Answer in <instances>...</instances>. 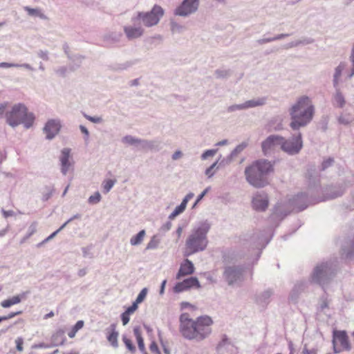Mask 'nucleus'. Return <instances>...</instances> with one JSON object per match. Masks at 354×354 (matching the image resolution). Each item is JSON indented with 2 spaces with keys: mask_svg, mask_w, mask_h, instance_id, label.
Instances as JSON below:
<instances>
[{
  "mask_svg": "<svg viewBox=\"0 0 354 354\" xmlns=\"http://www.w3.org/2000/svg\"><path fill=\"white\" fill-rule=\"evenodd\" d=\"M289 114L291 119L290 127L297 132L288 139L282 137L281 149L288 155L294 156L298 154L303 147L302 135L298 130L307 126L315 114V106L311 99L306 95L299 97L289 109Z\"/></svg>",
  "mask_w": 354,
  "mask_h": 354,
  "instance_id": "obj_1",
  "label": "nucleus"
},
{
  "mask_svg": "<svg viewBox=\"0 0 354 354\" xmlns=\"http://www.w3.org/2000/svg\"><path fill=\"white\" fill-rule=\"evenodd\" d=\"M179 330L182 336L187 339L196 342H201L212 333V318L207 315L201 316L195 320L189 318L187 313H183L179 318Z\"/></svg>",
  "mask_w": 354,
  "mask_h": 354,
  "instance_id": "obj_2",
  "label": "nucleus"
},
{
  "mask_svg": "<svg viewBox=\"0 0 354 354\" xmlns=\"http://www.w3.org/2000/svg\"><path fill=\"white\" fill-rule=\"evenodd\" d=\"M273 171V165L266 159L254 161L245 169L247 182L256 188L264 187L268 184V175Z\"/></svg>",
  "mask_w": 354,
  "mask_h": 354,
  "instance_id": "obj_3",
  "label": "nucleus"
},
{
  "mask_svg": "<svg viewBox=\"0 0 354 354\" xmlns=\"http://www.w3.org/2000/svg\"><path fill=\"white\" fill-rule=\"evenodd\" d=\"M211 225L207 221L200 222L194 226L185 241L188 255L204 251L208 245L207 234Z\"/></svg>",
  "mask_w": 354,
  "mask_h": 354,
  "instance_id": "obj_4",
  "label": "nucleus"
},
{
  "mask_svg": "<svg viewBox=\"0 0 354 354\" xmlns=\"http://www.w3.org/2000/svg\"><path fill=\"white\" fill-rule=\"evenodd\" d=\"M8 124L15 128L22 124L26 129L30 128L35 120L32 113L28 112L27 107L22 103L14 104L10 111L5 113Z\"/></svg>",
  "mask_w": 354,
  "mask_h": 354,
  "instance_id": "obj_5",
  "label": "nucleus"
},
{
  "mask_svg": "<svg viewBox=\"0 0 354 354\" xmlns=\"http://www.w3.org/2000/svg\"><path fill=\"white\" fill-rule=\"evenodd\" d=\"M337 266L331 261L318 263L310 275V282L319 285L323 288L335 275Z\"/></svg>",
  "mask_w": 354,
  "mask_h": 354,
  "instance_id": "obj_6",
  "label": "nucleus"
},
{
  "mask_svg": "<svg viewBox=\"0 0 354 354\" xmlns=\"http://www.w3.org/2000/svg\"><path fill=\"white\" fill-rule=\"evenodd\" d=\"M164 15V10L158 5H154L148 12H138L135 16V21H140L146 27H151L158 24Z\"/></svg>",
  "mask_w": 354,
  "mask_h": 354,
  "instance_id": "obj_7",
  "label": "nucleus"
},
{
  "mask_svg": "<svg viewBox=\"0 0 354 354\" xmlns=\"http://www.w3.org/2000/svg\"><path fill=\"white\" fill-rule=\"evenodd\" d=\"M245 267L243 266H225L223 272V277L229 286H233L243 280Z\"/></svg>",
  "mask_w": 354,
  "mask_h": 354,
  "instance_id": "obj_8",
  "label": "nucleus"
},
{
  "mask_svg": "<svg viewBox=\"0 0 354 354\" xmlns=\"http://www.w3.org/2000/svg\"><path fill=\"white\" fill-rule=\"evenodd\" d=\"M199 6V0H183L182 3L178 6L174 14L176 16L186 17L195 13Z\"/></svg>",
  "mask_w": 354,
  "mask_h": 354,
  "instance_id": "obj_9",
  "label": "nucleus"
},
{
  "mask_svg": "<svg viewBox=\"0 0 354 354\" xmlns=\"http://www.w3.org/2000/svg\"><path fill=\"white\" fill-rule=\"evenodd\" d=\"M292 210V208L290 205L289 201L288 203L281 201L279 202L274 206L272 213L270 216V220L272 222H279L290 214Z\"/></svg>",
  "mask_w": 354,
  "mask_h": 354,
  "instance_id": "obj_10",
  "label": "nucleus"
},
{
  "mask_svg": "<svg viewBox=\"0 0 354 354\" xmlns=\"http://www.w3.org/2000/svg\"><path fill=\"white\" fill-rule=\"evenodd\" d=\"M269 205L268 194L264 191H259L254 194L252 198V208L259 212H265Z\"/></svg>",
  "mask_w": 354,
  "mask_h": 354,
  "instance_id": "obj_11",
  "label": "nucleus"
},
{
  "mask_svg": "<svg viewBox=\"0 0 354 354\" xmlns=\"http://www.w3.org/2000/svg\"><path fill=\"white\" fill-rule=\"evenodd\" d=\"M266 98L261 97L248 100L242 104H232L227 107V111L232 113L237 111L246 110L250 108L262 106L266 104Z\"/></svg>",
  "mask_w": 354,
  "mask_h": 354,
  "instance_id": "obj_12",
  "label": "nucleus"
},
{
  "mask_svg": "<svg viewBox=\"0 0 354 354\" xmlns=\"http://www.w3.org/2000/svg\"><path fill=\"white\" fill-rule=\"evenodd\" d=\"M282 136L279 135H270L261 142V149L263 153L267 156L277 147H281Z\"/></svg>",
  "mask_w": 354,
  "mask_h": 354,
  "instance_id": "obj_13",
  "label": "nucleus"
},
{
  "mask_svg": "<svg viewBox=\"0 0 354 354\" xmlns=\"http://www.w3.org/2000/svg\"><path fill=\"white\" fill-rule=\"evenodd\" d=\"M132 25L124 27V32L129 40L137 39L144 34V28L142 27L140 21H135V17L131 18Z\"/></svg>",
  "mask_w": 354,
  "mask_h": 354,
  "instance_id": "obj_14",
  "label": "nucleus"
},
{
  "mask_svg": "<svg viewBox=\"0 0 354 354\" xmlns=\"http://www.w3.org/2000/svg\"><path fill=\"white\" fill-rule=\"evenodd\" d=\"M289 204L292 210L301 212L305 209L309 204V199L306 193H299L289 199Z\"/></svg>",
  "mask_w": 354,
  "mask_h": 354,
  "instance_id": "obj_15",
  "label": "nucleus"
},
{
  "mask_svg": "<svg viewBox=\"0 0 354 354\" xmlns=\"http://www.w3.org/2000/svg\"><path fill=\"white\" fill-rule=\"evenodd\" d=\"M60 129L61 124L59 120L55 119L48 120L43 129V131L46 134V138L48 140L53 139L59 132Z\"/></svg>",
  "mask_w": 354,
  "mask_h": 354,
  "instance_id": "obj_16",
  "label": "nucleus"
},
{
  "mask_svg": "<svg viewBox=\"0 0 354 354\" xmlns=\"http://www.w3.org/2000/svg\"><path fill=\"white\" fill-rule=\"evenodd\" d=\"M194 287L198 288L201 287V285L196 277H191L181 282L177 283L174 287V291L176 293H179Z\"/></svg>",
  "mask_w": 354,
  "mask_h": 354,
  "instance_id": "obj_17",
  "label": "nucleus"
},
{
  "mask_svg": "<svg viewBox=\"0 0 354 354\" xmlns=\"http://www.w3.org/2000/svg\"><path fill=\"white\" fill-rule=\"evenodd\" d=\"M216 349L220 354H234L236 350L226 335L222 336Z\"/></svg>",
  "mask_w": 354,
  "mask_h": 354,
  "instance_id": "obj_18",
  "label": "nucleus"
},
{
  "mask_svg": "<svg viewBox=\"0 0 354 354\" xmlns=\"http://www.w3.org/2000/svg\"><path fill=\"white\" fill-rule=\"evenodd\" d=\"M337 340L342 348L345 351H349L351 346L349 342L348 337L345 330H334L333 334V344Z\"/></svg>",
  "mask_w": 354,
  "mask_h": 354,
  "instance_id": "obj_19",
  "label": "nucleus"
},
{
  "mask_svg": "<svg viewBox=\"0 0 354 354\" xmlns=\"http://www.w3.org/2000/svg\"><path fill=\"white\" fill-rule=\"evenodd\" d=\"M345 188L342 185H330L324 190V201L338 198L343 195Z\"/></svg>",
  "mask_w": 354,
  "mask_h": 354,
  "instance_id": "obj_20",
  "label": "nucleus"
},
{
  "mask_svg": "<svg viewBox=\"0 0 354 354\" xmlns=\"http://www.w3.org/2000/svg\"><path fill=\"white\" fill-rule=\"evenodd\" d=\"M271 237L268 239L265 236V232H254L250 237V241L252 242L255 248L262 250L270 242Z\"/></svg>",
  "mask_w": 354,
  "mask_h": 354,
  "instance_id": "obj_21",
  "label": "nucleus"
},
{
  "mask_svg": "<svg viewBox=\"0 0 354 354\" xmlns=\"http://www.w3.org/2000/svg\"><path fill=\"white\" fill-rule=\"evenodd\" d=\"M274 295V290L268 288L256 295L255 302L260 306L266 307L271 301V297Z\"/></svg>",
  "mask_w": 354,
  "mask_h": 354,
  "instance_id": "obj_22",
  "label": "nucleus"
},
{
  "mask_svg": "<svg viewBox=\"0 0 354 354\" xmlns=\"http://www.w3.org/2000/svg\"><path fill=\"white\" fill-rule=\"evenodd\" d=\"M71 149L68 148H64L62 150L59 160L61 162V172L63 175H66L68 171L71 164L69 162Z\"/></svg>",
  "mask_w": 354,
  "mask_h": 354,
  "instance_id": "obj_23",
  "label": "nucleus"
},
{
  "mask_svg": "<svg viewBox=\"0 0 354 354\" xmlns=\"http://www.w3.org/2000/svg\"><path fill=\"white\" fill-rule=\"evenodd\" d=\"M248 145L247 142H243L237 145L226 158L219 162V165H227L230 164L234 157L241 153L248 147Z\"/></svg>",
  "mask_w": 354,
  "mask_h": 354,
  "instance_id": "obj_24",
  "label": "nucleus"
},
{
  "mask_svg": "<svg viewBox=\"0 0 354 354\" xmlns=\"http://www.w3.org/2000/svg\"><path fill=\"white\" fill-rule=\"evenodd\" d=\"M194 272V266L193 263L187 259L181 263L180 269L176 274V279H180L184 276L192 274Z\"/></svg>",
  "mask_w": 354,
  "mask_h": 354,
  "instance_id": "obj_25",
  "label": "nucleus"
},
{
  "mask_svg": "<svg viewBox=\"0 0 354 354\" xmlns=\"http://www.w3.org/2000/svg\"><path fill=\"white\" fill-rule=\"evenodd\" d=\"M118 332L116 330V325L115 324H111L109 328H107V340L110 342L111 345L114 348L118 347Z\"/></svg>",
  "mask_w": 354,
  "mask_h": 354,
  "instance_id": "obj_26",
  "label": "nucleus"
},
{
  "mask_svg": "<svg viewBox=\"0 0 354 354\" xmlns=\"http://www.w3.org/2000/svg\"><path fill=\"white\" fill-rule=\"evenodd\" d=\"M66 341L65 331L63 329L57 330L51 337L53 347L63 345Z\"/></svg>",
  "mask_w": 354,
  "mask_h": 354,
  "instance_id": "obj_27",
  "label": "nucleus"
},
{
  "mask_svg": "<svg viewBox=\"0 0 354 354\" xmlns=\"http://www.w3.org/2000/svg\"><path fill=\"white\" fill-rule=\"evenodd\" d=\"M334 88L335 89V93H334L333 97V104L335 106L343 108L346 104L344 96L342 94V91H340L339 86H336Z\"/></svg>",
  "mask_w": 354,
  "mask_h": 354,
  "instance_id": "obj_28",
  "label": "nucleus"
},
{
  "mask_svg": "<svg viewBox=\"0 0 354 354\" xmlns=\"http://www.w3.org/2000/svg\"><path fill=\"white\" fill-rule=\"evenodd\" d=\"M345 62H340L339 64L335 68L333 75V87L339 86V78L342 76V72L346 68Z\"/></svg>",
  "mask_w": 354,
  "mask_h": 354,
  "instance_id": "obj_29",
  "label": "nucleus"
},
{
  "mask_svg": "<svg viewBox=\"0 0 354 354\" xmlns=\"http://www.w3.org/2000/svg\"><path fill=\"white\" fill-rule=\"evenodd\" d=\"M138 62V60H130V61H126L122 63H118L113 65L112 69L114 71L116 72H121L123 71H126L133 66V65L136 64Z\"/></svg>",
  "mask_w": 354,
  "mask_h": 354,
  "instance_id": "obj_30",
  "label": "nucleus"
},
{
  "mask_svg": "<svg viewBox=\"0 0 354 354\" xmlns=\"http://www.w3.org/2000/svg\"><path fill=\"white\" fill-rule=\"evenodd\" d=\"M24 297H25L24 292L21 295L14 296L12 298H10V299H6V300H3V301H1V306L5 308H10L12 305L17 304L20 303L21 299L23 298H24Z\"/></svg>",
  "mask_w": 354,
  "mask_h": 354,
  "instance_id": "obj_31",
  "label": "nucleus"
},
{
  "mask_svg": "<svg viewBox=\"0 0 354 354\" xmlns=\"http://www.w3.org/2000/svg\"><path fill=\"white\" fill-rule=\"evenodd\" d=\"M24 10H26L29 16L31 17H37L41 19H47L48 17L46 15H44L41 9L39 8H32L29 6L24 7Z\"/></svg>",
  "mask_w": 354,
  "mask_h": 354,
  "instance_id": "obj_32",
  "label": "nucleus"
},
{
  "mask_svg": "<svg viewBox=\"0 0 354 354\" xmlns=\"http://www.w3.org/2000/svg\"><path fill=\"white\" fill-rule=\"evenodd\" d=\"M121 37L120 32H111L104 36V40L106 44L111 45L118 42Z\"/></svg>",
  "mask_w": 354,
  "mask_h": 354,
  "instance_id": "obj_33",
  "label": "nucleus"
},
{
  "mask_svg": "<svg viewBox=\"0 0 354 354\" xmlns=\"http://www.w3.org/2000/svg\"><path fill=\"white\" fill-rule=\"evenodd\" d=\"M24 68L26 69L30 70V71H34V68L32 67V66L29 64L24 63V64H14V63H8V62H1L0 63V68Z\"/></svg>",
  "mask_w": 354,
  "mask_h": 354,
  "instance_id": "obj_34",
  "label": "nucleus"
},
{
  "mask_svg": "<svg viewBox=\"0 0 354 354\" xmlns=\"http://www.w3.org/2000/svg\"><path fill=\"white\" fill-rule=\"evenodd\" d=\"M145 234H146V233H145V230H140L138 234H136V235L133 236L131 238V239H130L131 245L135 246V245H138L141 244Z\"/></svg>",
  "mask_w": 354,
  "mask_h": 354,
  "instance_id": "obj_35",
  "label": "nucleus"
},
{
  "mask_svg": "<svg viewBox=\"0 0 354 354\" xmlns=\"http://www.w3.org/2000/svg\"><path fill=\"white\" fill-rule=\"evenodd\" d=\"M139 138L131 135H127L122 138V142L136 147Z\"/></svg>",
  "mask_w": 354,
  "mask_h": 354,
  "instance_id": "obj_36",
  "label": "nucleus"
},
{
  "mask_svg": "<svg viewBox=\"0 0 354 354\" xmlns=\"http://www.w3.org/2000/svg\"><path fill=\"white\" fill-rule=\"evenodd\" d=\"M54 192L55 189L53 186H45L42 192L41 200L43 201H47L51 198Z\"/></svg>",
  "mask_w": 354,
  "mask_h": 354,
  "instance_id": "obj_37",
  "label": "nucleus"
},
{
  "mask_svg": "<svg viewBox=\"0 0 354 354\" xmlns=\"http://www.w3.org/2000/svg\"><path fill=\"white\" fill-rule=\"evenodd\" d=\"M224 165H220L218 162V160L212 164L208 168H207L205 171V174L207 176V178H212L215 171H214L215 169H218L220 167H223Z\"/></svg>",
  "mask_w": 354,
  "mask_h": 354,
  "instance_id": "obj_38",
  "label": "nucleus"
},
{
  "mask_svg": "<svg viewBox=\"0 0 354 354\" xmlns=\"http://www.w3.org/2000/svg\"><path fill=\"white\" fill-rule=\"evenodd\" d=\"M299 286H295L292 288V290L290 291V295H289V297H288V300L292 302V303H297L298 301V299L299 298V296L301 293H300L297 288H299Z\"/></svg>",
  "mask_w": 354,
  "mask_h": 354,
  "instance_id": "obj_39",
  "label": "nucleus"
},
{
  "mask_svg": "<svg viewBox=\"0 0 354 354\" xmlns=\"http://www.w3.org/2000/svg\"><path fill=\"white\" fill-rule=\"evenodd\" d=\"M299 286H295L292 288V290L290 291V295H289V297H288V300L292 302V303H297L298 301V299L299 298V296L301 293H300L297 288H299Z\"/></svg>",
  "mask_w": 354,
  "mask_h": 354,
  "instance_id": "obj_40",
  "label": "nucleus"
},
{
  "mask_svg": "<svg viewBox=\"0 0 354 354\" xmlns=\"http://www.w3.org/2000/svg\"><path fill=\"white\" fill-rule=\"evenodd\" d=\"M122 341L125 344L127 348L131 353H134L136 351V348L135 345L133 344L132 341L127 337L126 335H122Z\"/></svg>",
  "mask_w": 354,
  "mask_h": 354,
  "instance_id": "obj_41",
  "label": "nucleus"
},
{
  "mask_svg": "<svg viewBox=\"0 0 354 354\" xmlns=\"http://www.w3.org/2000/svg\"><path fill=\"white\" fill-rule=\"evenodd\" d=\"M63 50L65 53V54L67 55V57L71 60V61H74V58L75 57H77L79 59H80V61L82 59H83L84 57L81 55H71L69 53V46L68 45L66 44V43H64L63 44Z\"/></svg>",
  "mask_w": 354,
  "mask_h": 354,
  "instance_id": "obj_42",
  "label": "nucleus"
},
{
  "mask_svg": "<svg viewBox=\"0 0 354 354\" xmlns=\"http://www.w3.org/2000/svg\"><path fill=\"white\" fill-rule=\"evenodd\" d=\"M309 283H311L310 282V279L308 281L301 280V281H297L295 284V286H299V288H297V290L300 293H302V292H304L308 289Z\"/></svg>",
  "mask_w": 354,
  "mask_h": 354,
  "instance_id": "obj_43",
  "label": "nucleus"
},
{
  "mask_svg": "<svg viewBox=\"0 0 354 354\" xmlns=\"http://www.w3.org/2000/svg\"><path fill=\"white\" fill-rule=\"evenodd\" d=\"M171 31L173 34L181 33L184 30V26L179 24L178 23L171 21L170 23Z\"/></svg>",
  "mask_w": 354,
  "mask_h": 354,
  "instance_id": "obj_44",
  "label": "nucleus"
},
{
  "mask_svg": "<svg viewBox=\"0 0 354 354\" xmlns=\"http://www.w3.org/2000/svg\"><path fill=\"white\" fill-rule=\"evenodd\" d=\"M147 151H158L160 150V143L157 140H148Z\"/></svg>",
  "mask_w": 354,
  "mask_h": 354,
  "instance_id": "obj_45",
  "label": "nucleus"
},
{
  "mask_svg": "<svg viewBox=\"0 0 354 354\" xmlns=\"http://www.w3.org/2000/svg\"><path fill=\"white\" fill-rule=\"evenodd\" d=\"M230 75V70L217 69L215 71V75L218 79L227 78Z\"/></svg>",
  "mask_w": 354,
  "mask_h": 354,
  "instance_id": "obj_46",
  "label": "nucleus"
},
{
  "mask_svg": "<svg viewBox=\"0 0 354 354\" xmlns=\"http://www.w3.org/2000/svg\"><path fill=\"white\" fill-rule=\"evenodd\" d=\"M102 196L99 192H96L94 194L89 196L88 203L91 205L97 204L101 201Z\"/></svg>",
  "mask_w": 354,
  "mask_h": 354,
  "instance_id": "obj_47",
  "label": "nucleus"
},
{
  "mask_svg": "<svg viewBox=\"0 0 354 354\" xmlns=\"http://www.w3.org/2000/svg\"><path fill=\"white\" fill-rule=\"evenodd\" d=\"M185 209V208L181 205L176 206L174 210L169 214V218L170 220L174 219L177 216L183 213Z\"/></svg>",
  "mask_w": 354,
  "mask_h": 354,
  "instance_id": "obj_48",
  "label": "nucleus"
},
{
  "mask_svg": "<svg viewBox=\"0 0 354 354\" xmlns=\"http://www.w3.org/2000/svg\"><path fill=\"white\" fill-rule=\"evenodd\" d=\"M218 151V149H207L205 151L201 156L203 160H207L209 157H213Z\"/></svg>",
  "mask_w": 354,
  "mask_h": 354,
  "instance_id": "obj_49",
  "label": "nucleus"
},
{
  "mask_svg": "<svg viewBox=\"0 0 354 354\" xmlns=\"http://www.w3.org/2000/svg\"><path fill=\"white\" fill-rule=\"evenodd\" d=\"M334 162V158L330 157L324 160L321 165V170L324 171L328 167H331L333 165Z\"/></svg>",
  "mask_w": 354,
  "mask_h": 354,
  "instance_id": "obj_50",
  "label": "nucleus"
},
{
  "mask_svg": "<svg viewBox=\"0 0 354 354\" xmlns=\"http://www.w3.org/2000/svg\"><path fill=\"white\" fill-rule=\"evenodd\" d=\"M148 140L139 138L136 149L139 151H147Z\"/></svg>",
  "mask_w": 354,
  "mask_h": 354,
  "instance_id": "obj_51",
  "label": "nucleus"
},
{
  "mask_svg": "<svg viewBox=\"0 0 354 354\" xmlns=\"http://www.w3.org/2000/svg\"><path fill=\"white\" fill-rule=\"evenodd\" d=\"M115 184V180L109 179L103 183V190L104 193H108Z\"/></svg>",
  "mask_w": 354,
  "mask_h": 354,
  "instance_id": "obj_52",
  "label": "nucleus"
},
{
  "mask_svg": "<svg viewBox=\"0 0 354 354\" xmlns=\"http://www.w3.org/2000/svg\"><path fill=\"white\" fill-rule=\"evenodd\" d=\"M84 116L86 120H88V121H90L93 123L99 124V123H102L103 122V119L102 117L91 116V115H88L86 114H84Z\"/></svg>",
  "mask_w": 354,
  "mask_h": 354,
  "instance_id": "obj_53",
  "label": "nucleus"
},
{
  "mask_svg": "<svg viewBox=\"0 0 354 354\" xmlns=\"http://www.w3.org/2000/svg\"><path fill=\"white\" fill-rule=\"evenodd\" d=\"M147 294V288H144L138 294L137 296V298L136 299V302L138 304H140L144 301Z\"/></svg>",
  "mask_w": 354,
  "mask_h": 354,
  "instance_id": "obj_54",
  "label": "nucleus"
},
{
  "mask_svg": "<svg viewBox=\"0 0 354 354\" xmlns=\"http://www.w3.org/2000/svg\"><path fill=\"white\" fill-rule=\"evenodd\" d=\"M211 189L210 187H207L205 188L203 192H202L197 197L196 201L194 202L192 208H194L197 204L203 198V197L207 194V192Z\"/></svg>",
  "mask_w": 354,
  "mask_h": 354,
  "instance_id": "obj_55",
  "label": "nucleus"
},
{
  "mask_svg": "<svg viewBox=\"0 0 354 354\" xmlns=\"http://www.w3.org/2000/svg\"><path fill=\"white\" fill-rule=\"evenodd\" d=\"M37 54L39 57L45 61H48L49 59V53L48 50H39L37 51Z\"/></svg>",
  "mask_w": 354,
  "mask_h": 354,
  "instance_id": "obj_56",
  "label": "nucleus"
},
{
  "mask_svg": "<svg viewBox=\"0 0 354 354\" xmlns=\"http://www.w3.org/2000/svg\"><path fill=\"white\" fill-rule=\"evenodd\" d=\"M80 131L84 135V141L86 142H87L88 141L89 135H90L88 130L84 125H80Z\"/></svg>",
  "mask_w": 354,
  "mask_h": 354,
  "instance_id": "obj_57",
  "label": "nucleus"
},
{
  "mask_svg": "<svg viewBox=\"0 0 354 354\" xmlns=\"http://www.w3.org/2000/svg\"><path fill=\"white\" fill-rule=\"evenodd\" d=\"M162 40V37L160 35H156L153 37H151L147 39V41L149 44H155L156 41H158V43L161 42Z\"/></svg>",
  "mask_w": 354,
  "mask_h": 354,
  "instance_id": "obj_58",
  "label": "nucleus"
},
{
  "mask_svg": "<svg viewBox=\"0 0 354 354\" xmlns=\"http://www.w3.org/2000/svg\"><path fill=\"white\" fill-rule=\"evenodd\" d=\"M55 72L57 75L61 77H65L66 72H67V68L66 66H60L55 70Z\"/></svg>",
  "mask_w": 354,
  "mask_h": 354,
  "instance_id": "obj_59",
  "label": "nucleus"
},
{
  "mask_svg": "<svg viewBox=\"0 0 354 354\" xmlns=\"http://www.w3.org/2000/svg\"><path fill=\"white\" fill-rule=\"evenodd\" d=\"M16 348L19 351H23L24 339L22 337H19L15 339Z\"/></svg>",
  "mask_w": 354,
  "mask_h": 354,
  "instance_id": "obj_60",
  "label": "nucleus"
},
{
  "mask_svg": "<svg viewBox=\"0 0 354 354\" xmlns=\"http://www.w3.org/2000/svg\"><path fill=\"white\" fill-rule=\"evenodd\" d=\"M158 246V242L155 240V237L153 236L151 241L147 243L146 249L151 250L155 249Z\"/></svg>",
  "mask_w": 354,
  "mask_h": 354,
  "instance_id": "obj_61",
  "label": "nucleus"
},
{
  "mask_svg": "<svg viewBox=\"0 0 354 354\" xmlns=\"http://www.w3.org/2000/svg\"><path fill=\"white\" fill-rule=\"evenodd\" d=\"M149 349L151 353L154 354H161L159 351L158 346L155 342H152L149 346Z\"/></svg>",
  "mask_w": 354,
  "mask_h": 354,
  "instance_id": "obj_62",
  "label": "nucleus"
},
{
  "mask_svg": "<svg viewBox=\"0 0 354 354\" xmlns=\"http://www.w3.org/2000/svg\"><path fill=\"white\" fill-rule=\"evenodd\" d=\"M138 304L136 303V301H133V304H131V306H129L125 312L128 314H132L138 308Z\"/></svg>",
  "mask_w": 354,
  "mask_h": 354,
  "instance_id": "obj_63",
  "label": "nucleus"
},
{
  "mask_svg": "<svg viewBox=\"0 0 354 354\" xmlns=\"http://www.w3.org/2000/svg\"><path fill=\"white\" fill-rule=\"evenodd\" d=\"M338 122L339 124L348 125L350 124L351 120L348 117L341 115L338 118Z\"/></svg>",
  "mask_w": 354,
  "mask_h": 354,
  "instance_id": "obj_64",
  "label": "nucleus"
}]
</instances>
